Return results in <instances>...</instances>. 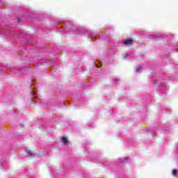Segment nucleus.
<instances>
[{"mask_svg":"<svg viewBox=\"0 0 178 178\" xmlns=\"http://www.w3.org/2000/svg\"><path fill=\"white\" fill-rule=\"evenodd\" d=\"M133 42H134V40H133L132 39H126L124 41V45H131V44H133Z\"/></svg>","mask_w":178,"mask_h":178,"instance_id":"nucleus-1","label":"nucleus"},{"mask_svg":"<svg viewBox=\"0 0 178 178\" xmlns=\"http://www.w3.org/2000/svg\"><path fill=\"white\" fill-rule=\"evenodd\" d=\"M62 141H63V143H64V144H67V138L63 137L62 138Z\"/></svg>","mask_w":178,"mask_h":178,"instance_id":"nucleus-2","label":"nucleus"},{"mask_svg":"<svg viewBox=\"0 0 178 178\" xmlns=\"http://www.w3.org/2000/svg\"><path fill=\"white\" fill-rule=\"evenodd\" d=\"M172 176H177V170L176 169L172 170Z\"/></svg>","mask_w":178,"mask_h":178,"instance_id":"nucleus-3","label":"nucleus"},{"mask_svg":"<svg viewBox=\"0 0 178 178\" xmlns=\"http://www.w3.org/2000/svg\"><path fill=\"white\" fill-rule=\"evenodd\" d=\"M26 151L29 154V155H33V153L31 152V151H30L29 149H26Z\"/></svg>","mask_w":178,"mask_h":178,"instance_id":"nucleus-4","label":"nucleus"},{"mask_svg":"<svg viewBox=\"0 0 178 178\" xmlns=\"http://www.w3.org/2000/svg\"><path fill=\"white\" fill-rule=\"evenodd\" d=\"M140 70H141V66H138V67L136 68V72H140Z\"/></svg>","mask_w":178,"mask_h":178,"instance_id":"nucleus-5","label":"nucleus"},{"mask_svg":"<svg viewBox=\"0 0 178 178\" xmlns=\"http://www.w3.org/2000/svg\"><path fill=\"white\" fill-rule=\"evenodd\" d=\"M17 23H22V20L18 19V20H17Z\"/></svg>","mask_w":178,"mask_h":178,"instance_id":"nucleus-6","label":"nucleus"}]
</instances>
